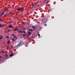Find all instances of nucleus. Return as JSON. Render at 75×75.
Wrapping results in <instances>:
<instances>
[{"label": "nucleus", "mask_w": 75, "mask_h": 75, "mask_svg": "<svg viewBox=\"0 0 75 75\" xmlns=\"http://www.w3.org/2000/svg\"><path fill=\"white\" fill-rule=\"evenodd\" d=\"M24 10V8L23 7H19L18 8L17 10L18 11H23Z\"/></svg>", "instance_id": "f257e3e1"}, {"label": "nucleus", "mask_w": 75, "mask_h": 75, "mask_svg": "<svg viewBox=\"0 0 75 75\" xmlns=\"http://www.w3.org/2000/svg\"><path fill=\"white\" fill-rule=\"evenodd\" d=\"M21 45V44L20 43H19L17 45L15 46V48H17V47H20Z\"/></svg>", "instance_id": "f03ea898"}, {"label": "nucleus", "mask_w": 75, "mask_h": 75, "mask_svg": "<svg viewBox=\"0 0 75 75\" xmlns=\"http://www.w3.org/2000/svg\"><path fill=\"white\" fill-rule=\"evenodd\" d=\"M5 13V11H3V12L1 13V16H3V15H4Z\"/></svg>", "instance_id": "7ed1b4c3"}, {"label": "nucleus", "mask_w": 75, "mask_h": 75, "mask_svg": "<svg viewBox=\"0 0 75 75\" xmlns=\"http://www.w3.org/2000/svg\"><path fill=\"white\" fill-rule=\"evenodd\" d=\"M28 30V31H31V32H32V31H33V30L32 29H31L29 28Z\"/></svg>", "instance_id": "20e7f679"}, {"label": "nucleus", "mask_w": 75, "mask_h": 75, "mask_svg": "<svg viewBox=\"0 0 75 75\" xmlns=\"http://www.w3.org/2000/svg\"><path fill=\"white\" fill-rule=\"evenodd\" d=\"M4 27V25H3L1 24V23H0V27L1 28Z\"/></svg>", "instance_id": "39448f33"}, {"label": "nucleus", "mask_w": 75, "mask_h": 75, "mask_svg": "<svg viewBox=\"0 0 75 75\" xmlns=\"http://www.w3.org/2000/svg\"><path fill=\"white\" fill-rule=\"evenodd\" d=\"M41 21H42V24H43V23H44V21H44V19H43V20H42Z\"/></svg>", "instance_id": "423d86ee"}, {"label": "nucleus", "mask_w": 75, "mask_h": 75, "mask_svg": "<svg viewBox=\"0 0 75 75\" xmlns=\"http://www.w3.org/2000/svg\"><path fill=\"white\" fill-rule=\"evenodd\" d=\"M18 28H16V29H15L14 30H13V31H17L18 30Z\"/></svg>", "instance_id": "0eeeda50"}, {"label": "nucleus", "mask_w": 75, "mask_h": 75, "mask_svg": "<svg viewBox=\"0 0 75 75\" xmlns=\"http://www.w3.org/2000/svg\"><path fill=\"white\" fill-rule=\"evenodd\" d=\"M28 35H30V34H31V32H28Z\"/></svg>", "instance_id": "6e6552de"}, {"label": "nucleus", "mask_w": 75, "mask_h": 75, "mask_svg": "<svg viewBox=\"0 0 75 75\" xmlns=\"http://www.w3.org/2000/svg\"><path fill=\"white\" fill-rule=\"evenodd\" d=\"M8 10V8H6L4 9V11H6V10Z\"/></svg>", "instance_id": "1a4fd4ad"}, {"label": "nucleus", "mask_w": 75, "mask_h": 75, "mask_svg": "<svg viewBox=\"0 0 75 75\" xmlns=\"http://www.w3.org/2000/svg\"><path fill=\"white\" fill-rule=\"evenodd\" d=\"M26 34H22V36H26Z\"/></svg>", "instance_id": "9d476101"}, {"label": "nucleus", "mask_w": 75, "mask_h": 75, "mask_svg": "<svg viewBox=\"0 0 75 75\" xmlns=\"http://www.w3.org/2000/svg\"><path fill=\"white\" fill-rule=\"evenodd\" d=\"M14 55L13 54H11L10 55V57H12V56H13Z\"/></svg>", "instance_id": "9b49d317"}, {"label": "nucleus", "mask_w": 75, "mask_h": 75, "mask_svg": "<svg viewBox=\"0 0 75 75\" xmlns=\"http://www.w3.org/2000/svg\"><path fill=\"white\" fill-rule=\"evenodd\" d=\"M3 37V36L2 35L1 36V37H0V40H1L2 39V38Z\"/></svg>", "instance_id": "f8f14e48"}, {"label": "nucleus", "mask_w": 75, "mask_h": 75, "mask_svg": "<svg viewBox=\"0 0 75 75\" xmlns=\"http://www.w3.org/2000/svg\"><path fill=\"white\" fill-rule=\"evenodd\" d=\"M10 40H8V42H7V44H9V43H10Z\"/></svg>", "instance_id": "ddd939ff"}, {"label": "nucleus", "mask_w": 75, "mask_h": 75, "mask_svg": "<svg viewBox=\"0 0 75 75\" xmlns=\"http://www.w3.org/2000/svg\"><path fill=\"white\" fill-rule=\"evenodd\" d=\"M22 24H23V25L25 24H26V23L24 22L22 23Z\"/></svg>", "instance_id": "4468645a"}, {"label": "nucleus", "mask_w": 75, "mask_h": 75, "mask_svg": "<svg viewBox=\"0 0 75 75\" xmlns=\"http://www.w3.org/2000/svg\"><path fill=\"white\" fill-rule=\"evenodd\" d=\"M9 27L10 28H11L12 27V25H9Z\"/></svg>", "instance_id": "2eb2a0df"}, {"label": "nucleus", "mask_w": 75, "mask_h": 75, "mask_svg": "<svg viewBox=\"0 0 75 75\" xmlns=\"http://www.w3.org/2000/svg\"><path fill=\"white\" fill-rule=\"evenodd\" d=\"M4 16L5 17H7V14H4Z\"/></svg>", "instance_id": "dca6fc26"}, {"label": "nucleus", "mask_w": 75, "mask_h": 75, "mask_svg": "<svg viewBox=\"0 0 75 75\" xmlns=\"http://www.w3.org/2000/svg\"><path fill=\"white\" fill-rule=\"evenodd\" d=\"M15 40H16L14 38H13L12 39V41H14Z\"/></svg>", "instance_id": "f3484780"}, {"label": "nucleus", "mask_w": 75, "mask_h": 75, "mask_svg": "<svg viewBox=\"0 0 75 75\" xmlns=\"http://www.w3.org/2000/svg\"><path fill=\"white\" fill-rule=\"evenodd\" d=\"M49 2V1H47V2L46 3V4H48Z\"/></svg>", "instance_id": "a211bd4d"}, {"label": "nucleus", "mask_w": 75, "mask_h": 75, "mask_svg": "<svg viewBox=\"0 0 75 75\" xmlns=\"http://www.w3.org/2000/svg\"><path fill=\"white\" fill-rule=\"evenodd\" d=\"M23 33L24 34H25V33L26 32L25 31H23Z\"/></svg>", "instance_id": "6ab92c4d"}, {"label": "nucleus", "mask_w": 75, "mask_h": 75, "mask_svg": "<svg viewBox=\"0 0 75 75\" xmlns=\"http://www.w3.org/2000/svg\"><path fill=\"white\" fill-rule=\"evenodd\" d=\"M23 30H25V29H26V28H25V27H23Z\"/></svg>", "instance_id": "aec40b11"}, {"label": "nucleus", "mask_w": 75, "mask_h": 75, "mask_svg": "<svg viewBox=\"0 0 75 75\" xmlns=\"http://www.w3.org/2000/svg\"><path fill=\"white\" fill-rule=\"evenodd\" d=\"M2 21H3L2 20V19H0V22H2Z\"/></svg>", "instance_id": "412c9836"}, {"label": "nucleus", "mask_w": 75, "mask_h": 75, "mask_svg": "<svg viewBox=\"0 0 75 75\" xmlns=\"http://www.w3.org/2000/svg\"><path fill=\"white\" fill-rule=\"evenodd\" d=\"M21 31H22V30H21V31H18V33H20L21 32Z\"/></svg>", "instance_id": "4be33fe9"}, {"label": "nucleus", "mask_w": 75, "mask_h": 75, "mask_svg": "<svg viewBox=\"0 0 75 75\" xmlns=\"http://www.w3.org/2000/svg\"><path fill=\"white\" fill-rule=\"evenodd\" d=\"M5 57H8V55H5Z\"/></svg>", "instance_id": "5701e85b"}, {"label": "nucleus", "mask_w": 75, "mask_h": 75, "mask_svg": "<svg viewBox=\"0 0 75 75\" xmlns=\"http://www.w3.org/2000/svg\"><path fill=\"white\" fill-rule=\"evenodd\" d=\"M1 52H2V53H4V51L3 50H2V51H1Z\"/></svg>", "instance_id": "b1692460"}, {"label": "nucleus", "mask_w": 75, "mask_h": 75, "mask_svg": "<svg viewBox=\"0 0 75 75\" xmlns=\"http://www.w3.org/2000/svg\"><path fill=\"white\" fill-rule=\"evenodd\" d=\"M9 14H11L12 13H11V12H9Z\"/></svg>", "instance_id": "393cba45"}, {"label": "nucleus", "mask_w": 75, "mask_h": 75, "mask_svg": "<svg viewBox=\"0 0 75 75\" xmlns=\"http://www.w3.org/2000/svg\"><path fill=\"white\" fill-rule=\"evenodd\" d=\"M6 38H7V39H8V36H6Z\"/></svg>", "instance_id": "a878e982"}, {"label": "nucleus", "mask_w": 75, "mask_h": 75, "mask_svg": "<svg viewBox=\"0 0 75 75\" xmlns=\"http://www.w3.org/2000/svg\"><path fill=\"white\" fill-rule=\"evenodd\" d=\"M16 37H17V36H14V38H16Z\"/></svg>", "instance_id": "bb28decb"}, {"label": "nucleus", "mask_w": 75, "mask_h": 75, "mask_svg": "<svg viewBox=\"0 0 75 75\" xmlns=\"http://www.w3.org/2000/svg\"><path fill=\"white\" fill-rule=\"evenodd\" d=\"M9 48V47H8V46L7 48V50H8Z\"/></svg>", "instance_id": "cd10ccee"}, {"label": "nucleus", "mask_w": 75, "mask_h": 75, "mask_svg": "<svg viewBox=\"0 0 75 75\" xmlns=\"http://www.w3.org/2000/svg\"><path fill=\"white\" fill-rule=\"evenodd\" d=\"M34 27H35L34 26H33L32 27V28H34Z\"/></svg>", "instance_id": "c85d7f7f"}, {"label": "nucleus", "mask_w": 75, "mask_h": 75, "mask_svg": "<svg viewBox=\"0 0 75 75\" xmlns=\"http://www.w3.org/2000/svg\"><path fill=\"white\" fill-rule=\"evenodd\" d=\"M12 36H14V34H13L12 35Z\"/></svg>", "instance_id": "c756f323"}, {"label": "nucleus", "mask_w": 75, "mask_h": 75, "mask_svg": "<svg viewBox=\"0 0 75 75\" xmlns=\"http://www.w3.org/2000/svg\"><path fill=\"white\" fill-rule=\"evenodd\" d=\"M40 35L39 34H38V37H40Z\"/></svg>", "instance_id": "7c9ffc66"}, {"label": "nucleus", "mask_w": 75, "mask_h": 75, "mask_svg": "<svg viewBox=\"0 0 75 75\" xmlns=\"http://www.w3.org/2000/svg\"><path fill=\"white\" fill-rule=\"evenodd\" d=\"M34 6V4H32V6H33H33Z\"/></svg>", "instance_id": "2f4dec72"}, {"label": "nucleus", "mask_w": 75, "mask_h": 75, "mask_svg": "<svg viewBox=\"0 0 75 75\" xmlns=\"http://www.w3.org/2000/svg\"><path fill=\"white\" fill-rule=\"evenodd\" d=\"M8 31H10V30L8 29Z\"/></svg>", "instance_id": "473e14b6"}, {"label": "nucleus", "mask_w": 75, "mask_h": 75, "mask_svg": "<svg viewBox=\"0 0 75 75\" xmlns=\"http://www.w3.org/2000/svg\"><path fill=\"white\" fill-rule=\"evenodd\" d=\"M44 25H45V26H47V24H45Z\"/></svg>", "instance_id": "72a5a7b5"}, {"label": "nucleus", "mask_w": 75, "mask_h": 75, "mask_svg": "<svg viewBox=\"0 0 75 75\" xmlns=\"http://www.w3.org/2000/svg\"><path fill=\"white\" fill-rule=\"evenodd\" d=\"M2 57H1V56H0V58H1Z\"/></svg>", "instance_id": "f704fd0d"}, {"label": "nucleus", "mask_w": 75, "mask_h": 75, "mask_svg": "<svg viewBox=\"0 0 75 75\" xmlns=\"http://www.w3.org/2000/svg\"><path fill=\"white\" fill-rule=\"evenodd\" d=\"M14 6H15V5H12V7H14Z\"/></svg>", "instance_id": "c9c22d12"}, {"label": "nucleus", "mask_w": 75, "mask_h": 75, "mask_svg": "<svg viewBox=\"0 0 75 75\" xmlns=\"http://www.w3.org/2000/svg\"><path fill=\"white\" fill-rule=\"evenodd\" d=\"M35 28H34L33 30H35Z\"/></svg>", "instance_id": "e433bc0d"}, {"label": "nucleus", "mask_w": 75, "mask_h": 75, "mask_svg": "<svg viewBox=\"0 0 75 75\" xmlns=\"http://www.w3.org/2000/svg\"><path fill=\"white\" fill-rule=\"evenodd\" d=\"M1 16V14H0V16Z\"/></svg>", "instance_id": "4c0bfd02"}, {"label": "nucleus", "mask_w": 75, "mask_h": 75, "mask_svg": "<svg viewBox=\"0 0 75 75\" xmlns=\"http://www.w3.org/2000/svg\"><path fill=\"white\" fill-rule=\"evenodd\" d=\"M0 54H1V52H0Z\"/></svg>", "instance_id": "58836bf2"}]
</instances>
